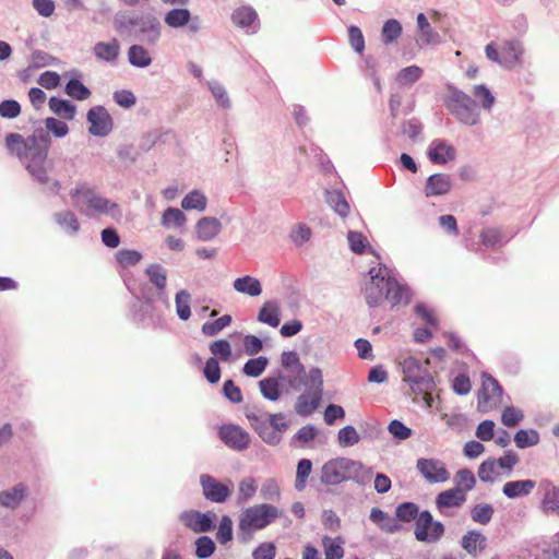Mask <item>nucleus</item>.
I'll return each mask as SVG.
<instances>
[{"instance_id": "27", "label": "nucleus", "mask_w": 559, "mask_h": 559, "mask_svg": "<svg viewBox=\"0 0 559 559\" xmlns=\"http://www.w3.org/2000/svg\"><path fill=\"white\" fill-rule=\"evenodd\" d=\"M221 229L222 224L215 217H202L195 226L197 236L202 241L212 240L219 234Z\"/></svg>"}, {"instance_id": "57", "label": "nucleus", "mask_w": 559, "mask_h": 559, "mask_svg": "<svg viewBox=\"0 0 559 559\" xmlns=\"http://www.w3.org/2000/svg\"><path fill=\"white\" fill-rule=\"evenodd\" d=\"M455 488H461L466 493L475 486L476 479L472 471L462 468L457 471L454 477Z\"/></svg>"}, {"instance_id": "62", "label": "nucleus", "mask_w": 559, "mask_h": 559, "mask_svg": "<svg viewBox=\"0 0 559 559\" xmlns=\"http://www.w3.org/2000/svg\"><path fill=\"white\" fill-rule=\"evenodd\" d=\"M498 475L496 460L488 459L484 461L478 468V477L484 483H492Z\"/></svg>"}, {"instance_id": "4", "label": "nucleus", "mask_w": 559, "mask_h": 559, "mask_svg": "<svg viewBox=\"0 0 559 559\" xmlns=\"http://www.w3.org/2000/svg\"><path fill=\"white\" fill-rule=\"evenodd\" d=\"M73 205L86 216L109 215L112 218L121 216L119 205L106 199L85 185L70 191Z\"/></svg>"}, {"instance_id": "58", "label": "nucleus", "mask_w": 559, "mask_h": 559, "mask_svg": "<svg viewBox=\"0 0 559 559\" xmlns=\"http://www.w3.org/2000/svg\"><path fill=\"white\" fill-rule=\"evenodd\" d=\"M308 386L307 391H311L314 394L321 395L323 394V374L320 368L313 367L309 370L308 381L306 382Z\"/></svg>"}, {"instance_id": "60", "label": "nucleus", "mask_w": 559, "mask_h": 559, "mask_svg": "<svg viewBox=\"0 0 559 559\" xmlns=\"http://www.w3.org/2000/svg\"><path fill=\"white\" fill-rule=\"evenodd\" d=\"M45 131L48 132V135L53 134L56 138H64L69 133V127L64 121L59 119L48 117L44 121Z\"/></svg>"}, {"instance_id": "1", "label": "nucleus", "mask_w": 559, "mask_h": 559, "mask_svg": "<svg viewBox=\"0 0 559 559\" xmlns=\"http://www.w3.org/2000/svg\"><path fill=\"white\" fill-rule=\"evenodd\" d=\"M473 99L463 91L450 86L445 98V107L455 119L465 126H476L480 122V111L476 104L487 112H490L496 104V97L485 84H477L473 87Z\"/></svg>"}, {"instance_id": "20", "label": "nucleus", "mask_w": 559, "mask_h": 559, "mask_svg": "<svg viewBox=\"0 0 559 559\" xmlns=\"http://www.w3.org/2000/svg\"><path fill=\"white\" fill-rule=\"evenodd\" d=\"M135 31L143 36L146 43L155 44L160 37V23L153 15L139 16Z\"/></svg>"}, {"instance_id": "21", "label": "nucleus", "mask_w": 559, "mask_h": 559, "mask_svg": "<svg viewBox=\"0 0 559 559\" xmlns=\"http://www.w3.org/2000/svg\"><path fill=\"white\" fill-rule=\"evenodd\" d=\"M466 500V495L461 488H451L440 492L436 499V506L440 512L448 508L461 507Z\"/></svg>"}, {"instance_id": "54", "label": "nucleus", "mask_w": 559, "mask_h": 559, "mask_svg": "<svg viewBox=\"0 0 559 559\" xmlns=\"http://www.w3.org/2000/svg\"><path fill=\"white\" fill-rule=\"evenodd\" d=\"M312 469V463L308 459H302L298 462L297 472H296V480L295 488L299 491L304 490L306 487V480L309 477Z\"/></svg>"}, {"instance_id": "28", "label": "nucleus", "mask_w": 559, "mask_h": 559, "mask_svg": "<svg viewBox=\"0 0 559 559\" xmlns=\"http://www.w3.org/2000/svg\"><path fill=\"white\" fill-rule=\"evenodd\" d=\"M321 399V395L314 394L311 391H306L299 395L296 401V413L300 416H309L319 407Z\"/></svg>"}, {"instance_id": "49", "label": "nucleus", "mask_w": 559, "mask_h": 559, "mask_svg": "<svg viewBox=\"0 0 559 559\" xmlns=\"http://www.w3.org/2000/svg\"><path fill=\"white\" fill-rule=\"evenodd\" d=\"M187 222V217L179 209L168 207L162 217V225L165 227H182Z\"/></svg>"}, {"instance_id": "46", "label": "nucleus", "mask_w": 559, "mask_h": 559, "mask_svg": "<svg viewBox=\"0 0 559 559\" xmlns=\"http://www.w3.org/2000/svg\"><path fill=\"white\" fill-rule=\"evenodd\" d=\"M206 85L215 98L217 105L224 109L230 108V99L224 85L215 80L207 81Z\"/></svg>"}, {"instance_id": "18", "label": "nucleus", "mask_w": 559, "mask_h": 559, "mask_svg": "<svg viewBox=\"0 0 559 559\" xmlns=\"http://www.w3.org/2000/svg\"><path fill=\"white\" fill-rule=\"evenodd\" d=\"M453 187L451 176L438 173L429 176L424 186V193L427 198L440 197L449 193Z\"/></svg>"}, {"instance_id": "24", "label": "nucleus", "mask_w": 559, "mask_h": 559, "mask_svg": "<svg viewBox=\"0 0 559 559\" xmlns=\"http://www.w3.org/2000/svg\"><path fill=\"white\" fill-rule=\"evenodd\" d=\"M27 496V488L20 483L14 487L0 492L1 506L8 509H16Z\"/></svg>"}, {"instance_id": "11", "label": "nucleus", "mask_w": 559, "mask_h": 559, "mask_svg": "<svg viewBox=\"0 0 559 559\" xmlns=\"http://www.w3.org/2000/svg\"><path fill=\"white\" fill-rule=\"evenodd\" d=\"M444 527L441 522L433 521L429 511L419 513L415 525V537L418 542L433 543L441 538Z\"/></svg>"}, {"instance_id": "61", "label": "nucleus", "mask_w": 559, "mask_h": 559, "mask_svg": "<svg viewBox=\"0 0 559 559\" xmlns=\"http://www.w3.org/2000/svg\"><path fill=\"white\" fill-rule=\"evenodd\" d=\"M141 259L142 254L136 250L120 249L116 252V260L123 267L135 265Z\"/></svg>"}, {"instance_id": "38", "label": "nucleus", "mask_w": 559, "mask_h": 559, "mask_svg": "<svg viewBox=\"0 0 559 559\" xmlns=\"http://www.w3.org/2000/svg\"><path fill=\"white\" fill-rule=\"evenodd\" d=\"M280 380L274 377H267L259 382L262 396L269 401L276 402L281 397Z\"/></svg>"}, {"instance_id": "25", "label": "nucleus", "mask_w": 559, "mask_h": 559, "mask_svg": "<svg viewBox=\"0 0 559 559\" xmlns=\"http://www.w3.org/2000/svg\"><path fill=\"white\" fill-rule=\"evenodd\" d=\"M536 483L532 479L508 481L502 487V492L509 499H516L532 493Z\"/></svg>"}, {"instance_id": "55", "label": "nucleus", "mask_w": 559, "mask_h": 559, "mask_svg": "<svg viewBox=\"0 0 559 559\" xmlns=\"http://www.w3.org/2000/svg\"><path fill=\"white\" fill-rule=\"evenodd\" d=\"M267 358L260 356L258 358L249 359L243 366V373L248 377H259L263 373L267 366Z\"/></svg>"}, {"instance_id": "3", "label": "nucleus", "mask_w": 559, "mask_h": 559, "mask_svg": "<svg viewBox=\"0 0 559 559\" xmlns=\"http://www.w3.org/2000/svg\"><path fill=\"white\" fill-rule=\"evenodd\" d=\"M50 144L51 139L48 132L43 128L35 129L33 133L27 136V147L23 163L38 183L45 186L48 191L58 192L60 190L59 181L50 179L44 167Z\"/></svg>"}, {"instance_id": "6", "label": "nucleus", "mask_w": 559, "mask_h": 559, "mask_svg": "<svg viewBox=\"0 0 559 559\" xmlns=\"http://www.w3.org/2000/svg\"><path fill=\"white\" fill-rule=\"evenodd\" d=\"M251 427L267 444L275 445L282 440V435L288 429V421L283 413L269 414L261 411L246 413Z\"/></svg>"}, {"instance_id": "42", "label": "nucleus", "mask_w": 559, "mask_h": 559, "mask_svg": "<svg viewBox=\"0 0 559 559\" xmlns=\"http://www.w3.org/2000/svg\"><path fill=\"white\" fill-rule=\"evenodd\" d=\"M495 513V509L489 503H477L471 510V519L478 524L487 525Z\"/></svg>"}, {"instance_id": "44", "label": "nucleus", "mask_w": 559, "mask_h": 559, "mask_svg": "<svg viewBox=\"0 0 559 559\" xmlns=\"http://www.w3.org/2000/svg\"><path fill=\"white\" fill-rule=\"evenodd\" d=\"M206 197L199 190L189 192L181 201V206L185 210L204 211L206 207Z\"/></svg>"}, {"instance_id": "48", "label": "nucleus", "mask_w": 559, "mask_h": 559, "mask_svg": "<svg viewBox=\"0 0 559 559\" xmlns=\"http://www.w3.org/2000/svg\"><path fill=\"white\" fill-rule=\"evenodd\" d=\"M423 75V69L417 66H409L402 69L397 75L396 81L401 85L409 86L417 82Z\"/></svg>"}, {"instance_id": "33", "label": "nucleus", "mask_w": 559, "mask_h": 559, "mask_svg": "<svg viewBox=\"0 0 559 559\" xmlns=\"http://www.w3.org/2000/svg\"><path fill=\"white\" fill-rule=\"evenodd\" d=\"M258 490V480L253 476H246L240 479L237 490V503L249 502Z\"/></svg>"}, {"instance_id": "32", "label": "nucleus", "mask_w": 559, "mask_h": 559, "mask_svg": "<svg viewBox=\"0 0 559 559\" xmlns=\"http://www.w3.org/2000/svg\"><path fill=\"white\" fill-rule=\"evenodd\" d=\"M48 105L56 116L64 120H73L75 117L76 107L70 100L50 97Z\"/></svg>"}, {"instance_id": "35", "label": "nucleus", "mask_w": 559, "mask_h": 559, "mask_svg": "<svg viewBox=\"0 0 559 559\" xmlns=\"http://www.w3.org/2000/svg\"><path fill=\"white\" fill-rule=\"evenodd\" d=\"M282 490L278 481L269 477L265 478L260 486V497L264 501L278 502L281 500Z\"/></svg>"}, {"instance_id": "63", "label": "nucleus", "mask_w": 559, "mask_h": 559, "mask_svg": "<svg viewBox=\"0 0 559 559\" xmlns=\"http://www.w3.org/2000/svg\"><path fill=\"white\" fill-rule=\"evenodd\" d=\"M210 350L215 358L217 357L223 361H228L231 357V345L226 340L214 341L210 345Z\"/></svg>"}, {"instance_id": "56", "label": "nucleus", "mask_w": 559, "mask_h": 559, "mask_svg": "<svg viewBox=\"0 0 559 559\" xmlns=\"http://www.w3.org/2000/svg\"><path fill=\"white\" fill-rule=\"evenodd\" d=\"M396 521L411 522L419 515V509L417 504L413 502H403L396 507L395 510Z\"/></svg>"}, {"instance_id": "59", "label": "nucleus", "mask_w": 559, "mask_h": 559, "mask_svg": "<svg viewBox=\"0 0 559 559\" xmlns=\"http://www.w3.org/2000/svg\"><path fill=\"white\" fill-rule=\"evenodd\" d=\"M480 241L486 247H495L503 242V235L500 228L487 227L480 233Z\"/></svg>"}, {"instance_id": "8", "label": "nucleus", "mask_w": 559, "mask_h": 559, "mask_svg": "<svg viewBox=\"0 0 559 559\" xmlns=\"http://www.w3.org/2000/svg\"><path fill=\"white\" fill-rule=\"evenodd\" d=\"M485 55L488 60L506 69H513L521 63L523 48L520 41L514 39L503 40L500 45L491 41L486 45Z\"/></svg>"}, {"instance_id": "9", "label": "nucleus", "mask_w": 559, "mask_h": 559, "mask_svg": "<svg viewBox=\"0 0 559 559\" xmlns=\"http://www.w3.org/2000/svg\"><path fill=\"white\" fill-rule=\"evenodd\" d=\"M403 380L406 381L413 392L432 391L435 381L428 369L415 357H406L402 362Z\"/></svg>"}, {"instance_id": "5", "label": "nucleus", "mask_w": 559, "mask_h": 559, "mask_svg": "<svg viewBox=\"0 0 559 559\" xmlns=\"http://www.w3.org/2000/svg\"><path fill=\"white\" fill-rule=\"evenodd\" d=\"M283 514L284 512L273 503L263 502L250 506L239 515V532L250 538L254 532L264 530Z\"/></svg>"}, {"instance_id": "17", "label": "nucleus", "mask_w": 559, "mask_h": 559, "mask_svg": "<svg viewBox=\"0 0 559 559\" xmlns=\"http://www.w3.org/2000/svg\"><path fill=\"white\" fill-rule=\"evenodd\" d=\"M427 156L432 164L444 165L455 159L456 150L445 140L436 139L429 144Z\"/></svg>"}, {"instance_id": "22", "label": "nucleus", "mask_w": 559, "mask_h": 559, "mask_svg": "<svg viewBox=\"0 0 559 559\" xmlns=\"http://www.w3.org/2000/svg\"><path fill=\"white\" fill-rule=\"evenodd\" d=\"M461 546L468 555L476 557L479 552L485 550L487 538L480 532L472 530L462 537Z\"/></svg>"}, {"instance_id": "36", "label": "nucleus", "mask_w": 559, "mask_h": 559, "mask_svg": "<svg viewBox=\"0 0 559 559\" xmlns=\"http://www.w3.org/2000/svg\"><path fill=\"white\" fill-rule=\"evenodd\" d=\"M129 62L138 68H146L152 63V58L146 48L141 45H132L128 50Z\"/></svg>"}, {"instance_id": "2", "label": "nucleus", "mask_w": 559, "mask_h": 559, "mask_svg": "<svg viewBox=\"0 0 559 559\" xmlns=\"http://www.w3.org/2000/svg\"><path fill=\"white\" fill-rule=\"evenodd\" d=\"M369 276L364 288V296L369 307H379L384 300L392 307L408 305L411 300L408 287L400 283L385 265L371 267Z\"/></svg>"}, {"instance_id": "16", "label": "nucleus", "mask_w": 559, "mask_h": 559, "mask_svg": "<svg viewBox=\"0 0 559 559\" xmlns=\"http://www.w3.org/2000/svg\"><path fill=\"white\" fill-rule=\"evenodd\" d=\"M221 440L236 451L246 450L250 444V436L237 425H224L219 429Z\"/></svg>"}, {"instance_id": "29", "label": "nucleus", "mask_w": 559, "mask_h": 559, "mask_svg": "<svg viewBox=\"0 0 559 559\" xmlns=\"http://www.w3.org/2000/svg\"><path fill=\"white\" fill-rule=\"evenodd\" d=\"M233 287L237 293L248 295L250 297H258L262 294L261 282L250 275L236 278L233 283Z\"/></svg>"}, {"instance_id": "15", "label": "nucleus", "mask_w": 559, "mask_h": 559, "mask_svg": "<svg viewBox=\"0 0 559 559\" xmlns=\"http://www.w3.org/2000/svg\"><path fill=\"white\" fill-rule=\"evenodd\" d=\"M217 516L214 512L202 513L194 510L185 511L180 514V521L195 533L211 532Z\"/></svg>"}, {"instance_id": "37", "label": "nucleus", "mask_w": 559, "mask_h": 559, "mask_svg": "<svg viewBox=\"0 0 559 559\" xmlns=\"http://www.w3.org/2000/svg\"><path fill=\"white\" fill-rule=\"evenodd\" d=\"M5 146L8 151L16 155L21 162L25 159V150L27 147V138L24 139L19 133H9L5 138Z\"/></svg>"}, {"instance_id": "51", "label": "nucleus", "mask_w": 559, "mask_h": 559, "mask_svg": "<svg viewBox=\"0 0 559 559\" xmlns=\"http://www.w3.org/2000/svg\"><path fill=\"white\" fill-rule=\"evenodd\" d=\"M233 22L241 27L251 26L253 22L257 20V13L253 9L248 7H242L237 9L233 13Z\"/></svg>"}, {"instance_id": "50", "label": "nucleus", "mask_w": 559, "mask_h": 559, "mask_svg": "<svg viewBox=\"0 0 559 559\" xmlns=\"http://www.w3.org/2000/svg\"><path fill=\"white\" fill-rule=\"evenodd\" d=\"M231 323V316L224 314L223 317L216 319L215 321L205 322L201 331L206 336H214L227 328Z\"/></svg>"}, {"instance_id": "43", "label": "nucleus", "mask_w": 559, "mask_h": 559, "mask_svg": "<svg viewBox=\"0 0 559 559\" xmlns=\"http://www.w3.org/2000/svg\"><path fill=\"white\" fill-rule=\"evenodd\" d=\"M190 12L187 9H173L165 15V23L173 28L187 25L190 21Z\"/></svg>"}, {"instance_id": "64", "label": "nucleus", "mask_w": 559, "mask_h": 559, "mask_svg": "<svg viewBox=\"0 0 559 559\" xmlns=\"http://www.w3.org/2000/svg\"><path fill=\"white\" fill-rule=\"evenodd\" d=\"M337 440L342 447H352L359 442L360 437L355 427L345 426L338 431Z\"/></svg>"}, {"instance_id": "41", "label": "nucleus", "mask_w": 559, "mask_h": 559, "mask_svg": "<svg viewBox=\"0 0 559 559\" xmlns=\"http://www.w3.org/2000/svg\"><path fill=\"white\" fill-rule=\"evenodd\" d=\"M326 202L341 217L349 214V204L345 197L338 191H330L326 193Z\"/></svg>"}, {"instance_id": "13", "label": "nucleus", "mask_w": 559, "mask_h": 559, "mask_svg": "<svg viewBox=\"0 0 559 559\" xmlns=\"http://www.w3.org/2000/svg\"><path fill=\"white\" fill-rule=\"evenodd\" d=\"M200 484L204 497L215 503L225 502L231 495V480L228 479V484L218 481L211 475L203 474L200 477Z\"/></svg>"}, {"instance_id": "10", "label": "nucleus", "mask_w": 559, "mask_h": 559, "mask_svg": "<svg viewBox=\"0 0 559 559\" xmlns=\"http://www.w3.org/2000/svg\"><path fill=\"white\" fill-rule=\"evenodd\" d=\"M502 388L498 381L488 373L481 376V390L478 393L477 408L488 413L501 404Z\"/></svg>"}, {"instance_id": "14", "label": "nucleus", "mask_w": 559, "mask_h": 559, "mask_svg": "<svg viewBox=\"0 0 559 559\" xmlns=\"http://www.w3.org/2000/svg\"><path fill=\"white\" fill-rule=\"evenodd\" d=\"M416 467L430 484L445 483L450 478L445 464L438 459H419Z\"/></svg>"}, {"instance_id": "40", "label": "nucleus", "mask_w": 559, "mask_h": 559, "mask_svg": "<svg viewBox=\"0 0 559 559\" xmlns=\"http://www.w3.org/2000/svg\"><path fill=\"white\" fill-rule=\"evenodd\" d=\"M322 543H323L325 559H342L343 558V556H344V549H343L344 539L342 537H336V538L324 537Z\"/></svg>"}, {"instance_id": "34", "label": "nucleus", "mask_w": 559, "mask_h": 559, "mask_svg": "<svg viewBox=\"0 0 559 559\" xmlns=\"http://www.w3.org/2000/svg\"><path fill=\"white\" fill-rule=\"evenodd\" d=\"M55 222L68 234L75 235L80 229V223L71 211H61L53 215Z\"/></svg>"}, {"instance_id": "12", "label": "nucleus", "mask_w": 559, "mask_h": 559, "mask_svg": "<svg viewBox=\"0 0 559 559\" xmlns=\"http://www.w3.org/2000/svg\"><path fill=\"white\" fill-rule=\"evenodd\" d=\"M88 132L98 138L107 136L114 128V120L104 106L92 107L86 115Z\"/></svg>"}, {"instance_id": "53", "label": "nucleus", "mask_w": 559, "mask_h": 559, "mask_svg": "<svg viewBox=\"0 0 559 559\" xmlns=\"http://www.w3.org/2000/svg\"><path fill=\"white\" fill-rule=\"evenodd\" d=\"M66 93L78 100H85L90 97V90L79 80L71 79L66 85Z\"/></svg>"}, {"instance_id": "23", "label": "nucleus", "mask_w": 559, "mask_h": 559, "mask_svg": "<svg viewBox=\"0 0 559 559\" xmlns=\"http://www.w3.org/2000/svg\"><path fill=\"white\" fill-rule=\"evenodd\" d=\"M282 365L292 374L288 382L293 388H296V382L305 373V367L300 362L299 356L296 352H284L282 354Z\"/></svg>"}, {"instance_id": "39", "label": "nucleus", "mask_w": 559, "mask_h": 559, "mask_svg": "<svg viewBox=\"0 0 559 559\" xmlns=\"http://www.w3.org/2000/svg\"><path fill=\"white\" fill-rule=\"evenodd\" d=\"M191 295L186 289H181L176 294L175 305H176V313L180 320L187 321L191 317Z\"/></svg>"}, {"instance_id": "52", "label": "nucleus", "mask_w": 559, "mask_h": 559, "mask_svg": "<svg viewBox=\"0 0 559 559\" xmlns=\"http://www.w3.org/2000/svg\"><path fill=\"white\" fill-rule=\"evenodd\" d=\"M514 442L518 448L525 449L536 445L539 442V435L536 430H519L514 436Z\"/></svg>"}, {"instance_id": "30", "label": "nucleus", "mask_w": 559, "mask_h": 559, "mask_svg": "<svg viewBox=\"0 0 559 559\" xmlns=\"http://www.w3.org/2000/svg\"><path fill=\"white\" fill-rule=\"evenodd\" d=\"M258 321L272 328L278 326L281 322L278 302L275 300L264 302L259 311Z\"/></svg>"}, {"instance_id": "47", "label": "nucleus", "mask_w": 559, "mask_h": 559, "mask_svg": "<svg viewBox=\"0 0 559 559\" xmlns=\"http://www.w3.org/2000/svg\"><path fill=\"white\" fill-rule=\"evenodd\" d=\"M146 274L150 282L159 290L163 292L166 287L167 273L160 264H151L146 269Z\"/></svg>"}, {"instance_id": "7", "label": "nucleus", "mask_w": 559, "mask_h": 559, "mask_svg": "<svg viewBox=\"0 0 559 559\" xmlns=\"http://www.w3.org/2000/svg\"><path fill=\"white\" fill-rule=\"evenodd\" d=\"M365 472L368 476H371V471L366 469L360 462L340 457L331 460L322 466L321 481L325 485H337L347 479L362 483Z\"/></svg>"}, {"instance_id": "31", "label": "nucleus", "mask_w": 559, "mask_h": 559, "mask_svg": "<svg viewBox=\"0 0 559 559\" xmlns=\"http://www.w3.org/2000/svg\"><path fill=\"white\" fill-rule=\"evenodd\" d=\"M93 51L99 60L112 62L119 56L120 45L117 39H112L109 43L99 41L95 44Z\"/></svg>"}, {"instance_id": "19", "label": "nucleus", "mask_w": 559, "mask_h": 559, "mask_svg": "<svg viewBox=\"0 0 559 559\" xmlns=\"http://www.w3.org/2000/svg\"><path fill=\"white\" fill-rule=\"evenodd\" d=\"M540 487L544 490V497L540 502L543 512L559 516V487L547 479L540 481Z\"/></svg>"}, {"instance_id": "26", "label": "nucleus", "mask_w": 559, "mask_h": 559, "mask_svg": "<svg viewBox=\"0 0 559 559\" xmlns=\"http://www.w3.org/2000/svg\"><path fill=\"white\" fill-rule=\"evenodd\" d=\"M369 519L384 533L394 534L401 530V525L396 519L379 508L371 509Z\"/></svg>"}, {"instance_id": "45", "label": "nucleus", "mask_w": 559, "mask_h": 559, "mask_svg": "<svg viewBox=\"0 0 559 559\" xmlns=\"http://www.w3.org/2000/svg\"><path fill=\"white\" fill-rule=\"evenodd\" d=\"M402 34V25L395 19L388 20L381 31V38L383 44L389 45L394 43Z\"/></svg>"}]
</instances>
